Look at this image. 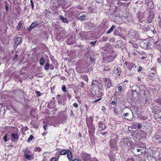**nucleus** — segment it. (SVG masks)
<instances>
[{"label":"nucleus","instance_id":"obj_1","mask_svg":"<svg viewBox=\"0 0 161 161\" xmlns=\"http://www.w3.org/2000/svg\"><path fill=\"white\" fill-rule=\"evenodd\" d=\"M23 156L25 158L29 160H31L34 158V153L28 147L23 150Z\"/></svg>","mask_w":161,"mask_h":161},{"label":"nucleus","instance_id":"obj_2","mask_svg":"<svg viewBox=\"0 0 161 161\" xmlns=\"http://www.w3.org/2000/svg\"><path fill=\"white\" fill-rule=\"evenodd\" d=\"M12 131L13 132L11 134V140L12 141L16 142L18 141L19 136L20 133L17 128L13 127Z\"/></svg>","mask_w":161,"mask_h":161},{"label":"nucleus","instance_id":"obj_3","mask_svg":"<svg viewBox=\"0 0 161 161\" xmlns=\"http://www.w3.org/2000/svg\"><path fill=\"white\" fill-rule=\"evenodd\" d=\"M130 138L129 137H127L121 139L119 144L122 146V148H129V144L130 145H131L133 143L132 141L130 140Z\"/></svg>","mask_w":161,"mask_h":161},{"label":"nucleus","instance_id":"obj_4","mask_svg":"<svg viewBox=\"0 0 161 161\" xmlns=\"http://www.w3.org/2000/svg\"><path fill=\"white\" fill-rule=\"evenodd\" d=\"M103 80L105 82V87L107 90L112 86L111 80L110 78H104Z\"/></svg>","mask_w":161,"mask_h":161},{"label":"nucleus","instance_id":"obj_5","mask_svg":"<svg viewBox=\"0 0 161 161\" xmlns=\"http://www.w3.org/2000/svg\"><path fill=\"white\" fill-rule=\"evenodd\" d=\"M113 52H112V53L110 55H107L106 56H104V55H103V60L104 62H111L115 58V57L113 56Z\"/></svg>","mask_w":161,"mask_h":161},{"label":"nucleus","instance_id":"obj_6","mask_svg":"<svg viewBox=\"0 0 161 161\" xmlns=\"http://www.w3.org/2000/svg\"><path fill=\"white\" fill-rule=\"evenodd\" d=\"M88 129V133L90 137H92L94 135L95 127L94 124L87 125Z\"/></svg>","mask_w":161,"mask_h":161},{"label":"nucleus","instance_id":"obj_7","mask_svg":"<svg viewBox=\"0 0 161 161\" xmlns=\"http://www.w3.org/2000/svg\"><path fill=\"white\" fill-rule=\"evenodd\" d=\"M152 140L153 142L157 144L161 143V137L158 135H154L153 137Z\"/></svg>","mask_w":161,"mask_h":161},{"label":"nucleus","instance_id":"obj_8","mask_svg":"<svg viewBox=\"0 0 161 161\" xmlns=\"http://www.w3.org/2000/svg\"><path fill=\"white\" fill-rule=\"evenodd\" d=\"M154 117L155 119L158 121L161 120V111L157 110L156 111L154 114Z\"/></svg>","mask_w":161,"mask_h":161},{"label":"nucleus","instance_id":"obj_9","mask_svg":"<svg viewBox=\"0 0 161 161\" xmlns=\"http://www.w3.org/2000/svg\"><path fill=\"white\" fill-rule=\"evenodd\" d=\"M98 127L99 130L100 131L103 130L107 127L104 122L101 121L98 122Z\"/></svg>","mask_w":161,"mask_h":161},{"label":"nucleus","instance_id":"obj_10","mask_svg":"<svg viewBox=\"0 0 161 161\" xmlns=\"http://www.w3.org/2000/svg\"><path fill=\"white\" fill-rule=\"evenodd\" d=\"M155 16V15L153 12H150L149 13V16L146 19V22L147 23H150L152 22L153 19Z\"/></svg>","mask_w":161,"mask_h":161},{"label":"nucleus","instance_id":"obj_11","mask_svg":"<svg viewBox=\"0 0 161 161\" xmlns=\"http://www.w3.org/2000/svg\"><path fill=\"white\" fill-rule=\"evenodd\" d=\"M125 64L127 68L130 70H131L135 66V64L129 62L125 61Z\"/></svg>","mask_w":161,"mask_h":161},{"label":"nucleus","instance_id":"obj_12","mask_svg":"<svg viewBox=\"0 0 161 161\" xmlns=\"http://www.w3.org/2000/svg\"><path fill=\"white\" fill-rule=\"evenodd\" d=\"M99 84H101L99 81L98 80L96 79L92 80V82L91 86L92 88H98L99 85Z\"/></svg>","mask_w":161,"mask_h":161},{"label":"nucleus","instance_id":"obj_13","mask_svg":"<svg viewBox=\"0 0 161 161\" xmlns=\"http://www.w3.org/2000/svg\"><path fill=\"white\" fill-rule=\"evenodd\" d=\"M93 117L92 116L86 118V122L87 126L93 124Z\"/></svg>","mask_w":161,"mask_h":161},{"label":"nucleus","instance_id":"obj_14","mask_svg":"<svg viewBox=\"0 0 161 161\" xmlns=\"http://www.w3.org/2000/svg\"><path fill=\"white\" fill-rule=\"evenodd\" d=\"M145 4L149 8H151L154 7L152 0H145Z\"/></svg>","mask_w":161,"mask_h":161},{"label":"nucleus","instance_id":"obj_15","mask_svg":"<svg viewBox=\"0 0 161 161\" xmlns=\"http://www.w3.org/2000/svg\"><path fill=\"white\" fill-rule=\"evenodd\" d=\"M91 159L90 155L86 153H84L82 156V159L84 161H89Z\"/></svg>","mask_w":161,"mask_h":161},{"label":"nucleus","instance_id":"obj_16","mask_svg":"<svg viewBox=\"0 0 161 161\" xmlns=\"http://www.w3.org/2000/svg\"><path fill=\"white\" fill-rule=\"evenodd\" d=\"M95 94H93L94 97L96 96L97 98H102V97L103 95V92H101L100 91L98 90V91L96 92H95Z\"/></svg>","mask_w":161,"mask_h":161},{"label":"nucleus","instance_id":"obj_17","mask_svg":"<svg viewBox=\"0 0 161 161\" xmlns=\"http://www.w3.org/2000/svg\"><path fill=\"white\" fill-rule=\"evenodd\" d=\"M69 151V149H63L60 152L59 155H65L67 154Z\"/></svg>","mask_w":161,"mask_h":161},{"label":"nucleus","instance_id":"obj_18","mask_svg":"<svg viewBox=\"0 0 161 161\" xmlns=\"http://www.w3.org/2000/svg\"><path fill=\"white\" fill-rule=\"evenodd\" d=\"M122 71L120 67L117 68L114 70V73L117 75L119 76Z\"/></svg>","mask_w":161,"mask_h":161},{"label":"nucleus","instance_id":"obj_19","mask_svg":"<svg viewBox=\"0 0 161 161\" xmlns=\"http://www.w3.org/2000/svg\"><path fill=\"white\" fill-rule=\"evenodd\" d=\"M52 66L53 67V68H52L50 69L52 70L54 69V67L53 65L52 64L50 65L48 63H47L45 64L44 67V69L45 70H48L50 69V67H51Z\"/></svg>","mask_w":161,"mask_h":161},{"label":"nucleus","instance_id":"obj_20","mask_svg":"<svg viewBox=\"0 0 161 161\" xmlns=\"http://www.w3.org/2000/svg\"><path fill=\"white\" fill-rule=\"evenodd\" d=\"M67 154L68 159L70 161H71L73 159V155L71 151L69 150Z\"/></svg>","mask_w":161,"mask_h":161},{"label":"nucleus","instance_id":"obj_21","mask_svg":"<svg viewBox=\"0 0 161 161\" xmlns=\"http://www.w3.org/2000/svg\"><path fill=\"white\" fill-rule=\"evenodd\" d=\"M22 42V38L21 37H18L16 38L15 43L17 44V45L20 44Z\"/></svg>","mask_w":161,"mask_h":161},{"label":"nucleus","instance_id":"obj_22","mask_svg":"<svg viewBox=\"0 0 161 161\" xmlns=\"http://www.w3.org/2000/svg\"><path fill=\"white\" fill-rule=\"evenodd\" d=\"M81 77L82 80H84L86 82L88 81V78L87 75H83L81 76Z\"/></svg>","mask_w":161,"mask_h":161},{"label":"nucleus","instance_id":"obj_23","mask_svg":"<svg viewBox=\"0 0 161 161\" xmlns=\"http://www.w3.org/2000/svg\"><path fill=\"white\" fill-rule=\"evenodd\" d=\"M59 19L62 20L63 22L64 23L68 22V21L66 18L64 17L62 15L59 16Z\"/></svg>","mask_w":161,"mask_h":161},{"label":"nucleus","instance_id":"obj_24","mask_svg":"<svg viewBox=\"0 0 161 161\" xmlns=\"http://www.w3.org/2000/svg\"><path fill=\"white\" fill-rule=\"evenodd\" d=\"M132 126H134L135 127H137V128L139 129L142 128V125H141L138 123H135V122L133 123Z\"/></svg>","mask_w":161,"mask_h":161},{"label":"nucleus","instance_id":"obj_25","mask_svg":"<svg viewBox=\"0 0 161 161\" xmlns=\"http://www.w3.org/2000/svg\"><path fill=\"white\" fill-rule=\"evenodd\" d=\"M22 24H23V22H22V20H20V21L19 22L17 26L16 27V28L17 30L18 31L20 29V28L22 26Z\"/></svg>","mask_w":161,"mask_h":161},{"label":"nucleus","instance_id":"obj_26","mask_svg":"<svg viewBox=\"0 0 161 161\" xmlns=\"http://www.w3.org/2000/svg\"><path fill=\"white\" fill-rule=\"evenodd\" d=\"M129 114L128 113H127L125 114H124V116H125L126 117H128V118L125 117H124V119H126L127 120H131V118L129 117Z\"/></svg>","mask_w":161,"mask_h":161},{"label":"nucleus","instance_id":"obj_27","mask_svg":"<svg viewBox=\"0 0 161 161\" xmlns=\"http://www.w3.org/2000/svg\"><path fill=\"white\" fill-rule=\"evenodd\" d=\"M45 60L43 57H41L39 61V64L43 66L45 63Z\"/></svg>","mask_w":161,"mask_h":161},{"label":"nucleus","instance_id":"obj_28","mask_svg":"<svg viewBox=\"0 0 161 161\" xmlns=\"http://www.w3.org/2000/svg\"><path fill=\"white\" fill-rule=\"evenodd\" d=\"M115 27V25H113L111 27V28L109 29V30L107 31V33L108 34H109L111 33L113 31Z\"/></svg>","mask_w":161,"mask_h":161},{"label":"nucleus","instance_id":"obj_29","mask_svg":"<svg viewBox=\"0 0 161 161\" xmlns=\"http://www.w3.org/2000/svg\"><path fill=\"white\" fill-rule=\"evenodd\" d=\"M35 27V26L34 25V24L32 23L29 26L28 28V30L29 31H30L31 30L34 29Z\"/></svg>","mask_w":161,"mask_h":161},{"label":"nucleus","instance_id":"obj_30","mask_svg":"<svg viewBox=\"0 0 161 161\" xmlns=\"http://www.w3.org/2000/svg\"><path fill=\"white\" fill-rule=\"evenodd\" d=\"M155 47L158 50H161V45L159 44H158V42H156L155 45Z\"/></svg>","mask_w":161,"mask_h":161},{"label":"nucleus","instance_id":"obj_31","mask_svg":"<svg viewBox=\"0 0 161 161\" xmlns=\"http://www.w3.org/2000/svg\"><path fill=\"white\" fill-rule=\"evenodd\" d=\"M34 136H33V135H31L28 138V140H27V142L28 143H30V142L32 141L34 139Z\"/></svg>","mask_w":161,"mask_h":161},{"label":"nucleus","instance_id":"obj_32","mask_svg":"<svg viewBox=\"0 0 161 161\" xmlns=\"http://www.w3.org/2000/svg\"><path fill=\"white\" fill-rule=\"evenodd\" d=\"M59 158V155L58 156L57 158L55 157H53L51 159L50 161H58Z\"/></svg>","mask_w":161,"mask_h":161},{"label":"nucleus","instance_id":"obj_33","mask_svg":"<svg viewBox=\"0 0 161 161\" xmlns=\"http://www.w3.org/2000/svg\"><path fill=\"white\" fill-rule=\"evenodd\" d=\"M155 102L159 105H161V99L159 98H157L155 100Z\"/></svg>","mask_w":161,"mask_h":161},{"label":"nucleus","instance_id":"obj_34","mask_svg":"<svg viewBox=\"0 0 161 161\" xmlns=\"http://www.w3.org/2000/svg\"><path fill=\"white\" fill-rule=\"evenodd\" d=\"M155 75V73H151L150 75L148 76V78L149 79H151Z\"/></svg>","mask_w":161,"mask_h":161},{"label":"nucleus","instance_id":"obj_35","mask_svg":"<svg viewBox=\"0 0 161 161\" xmlns=\"http://www.w3.org/2000/svg\"><path fill=\"white\" fill-rule=\"evenodd\" d=\"M34 151L35 152H40L41 151L42 149L41 148L39 147H36L35 148Z\"/></svg>","mask_w":161,"mask_h":161},{"label":"nucleus","instance_id":"obj_36","mask_svg":"<svg viewBox=\"0 0 161 161\" xmlns=\"http://www.w3.org/2000/svg\"><path fill=\"white\" fill-rule=\"evenodd\" d=\"M7 136L8 134H5L4 135L3 137V140L5 142H6L8 140H7Z\"/></svg>","mask_w":161,"mask_h":161},{"label":"nucleus","instance_id":"obj_37","mask_svg":"<svg viewBox=\"0 0 161 161\" xmlns=\"http://www.w3.org/2000/svg\"><path fill=\"white\" fill-rule=\"evenodd\" d=\"M114 34L115 35L117 36L120 35V33L118 30L116 29L114 31Z\"/></svg>","mask_w":161,"mask_h":161},{"label":"nucleus","instance_id":"obj_38","mask_svg":"<svg viewBox=\"0 0 161 161\" xmlns=\"http://www.w3.org/2000/svg\"><path fill=\"white\" fill-rule=\"evenodd\" d=\"M110 69V68L108 66H106L103 69V70L104 71H108Z\"/></svg>","mask_w":161,"mask_h":161},{"label":"nucleus","instance_id":"obj_39","mask_svg":"<svg viewBox=\"0 0 161 161\" xmlns=\"http://www.w3.org/2000/svg\"><path fill=\"white\" fill-rule=\"evenodd\" d=\"M86 18V16L85 15H82L80 16L79 18V19L80 20H83L85 19Z\"/></svg>","mask_w":161,"mask_h":161},{"label":"nucleus","instance_id":"obj_40","mask_svg":"<svg viewBox=\"0 0 161 161\" xmlns=\"http://www.w3.org/2000/svg\"><path fill=\"white\" fill-rule=\"evenodd\" d=\"M100 85H101V86H98V90H99V91H103V86L101 84H100Z\"/></svg>","mask_w":161,"mask_h":161},{"label":"nucleus","instance_id":"obj_41","mask_svg":"<svg viewBox=\"0 0 161 161\" xmlns=\"http://www.w3.org/2000/svg\"><path fill=\"white\" fill-rule=\"evenodd\" d=\"M35 93L37 97H39L41 95V93L40 92L38 91H35Z\"/></svg>","mask_w":161,"mask_h":161},{"label":"nucleus","instance_id":"obj_42","mask_svg":"<svg viewBox=\"0 0 161 161\" xmlns=\"http://www.w3.org/2000/svg\"><path fill=\"white\" fill-rule=\"evenodd\" d=\"M62 90L64 92H66V87L65 85H63L62 88Z\"/></svg>","mask_w":161,"mask_h":161},{"label":"nucleus","instance_id":"obj_43","mask_svg":"<svg viewBox=\"0 0 161 161\" xmlns=\"http://www.w3.org/2000/svg\"><path fill=\"white\" fill-rule=\"evenodd\" d=\"M30 2L31 6V8L32 9H33L34 8V4L33 0H31Z\"/></svg>","mask_w":161,"mask_h":161},{"label":"nucleus","instance_id":"obj_44","mask_svg":"<svg viewBox=\"0 0 161 161\" xmlns=\"http://www.w3.org/2000/svg\"><path fill=\"white\" fill-rule=\"evenodd\" d=\"M97 40L94 41H92L90 43V44L92 46H93L96 43Z\"/></svg>","mask_w":161,"mask_h":161},{"label":"nucleus","instance_id":"obj_45","mask_svg":"<svg viewBox=\"0 0 161 161\" xmlns=\"http://www.w3.org/2000/svg\"><path fill=\"white\" fill-rule=\"evenodd\" d=\"M117 102L116 100H113L111 103V104L112 105H115Z\"/></svg>","mask_w":161,"mask_h":161},{"label":"nucleus","instance_id":"obj_46","mask_svg":"<svg viewBox=\"0 0 161 161\" xmlns=\"http://www.w3.org/2000/svg\"><path fill=\"white\" fill-rule=\"evenodd\" d=\"M80 86L81 88H83L85 86V84L83 81L81 82L80 83Z\"/></svg>","mask_w":161,"mask_h":161},{"label":"nucleus","instance_id":"obj_47","mask_svg":"<svg viewBox=\"0 0 161 161\" xmlns=\"http://www.w3.org/2000/svg\"><path fill=\"white\" fill-rule=\"evenodd\" d=\"M76 8L80 10H83V8L80 5L77 6Z\"/></svg>","mask_w":161,"mask_h":161},{"label":"nucleus","instance_id":"obj_48","mask_svg":"<svg viewBox=\"0 0 161 161\" xmlns=\"http://www.w3.org/2000/svg\"><path fill=\"white\" fill-rule=\"evenodd\" d=\"M108 131H105V132H101V134L103 136H104V135H107L108 134Z\"/></svg>","mask_w":161,"mask_h":161},{"label":"nucleus","instance_id":"obj_49","mask_svg":"<svg viewBox=\"0 0 161 161\" xmlns=\"http://www.w3.org/2000/svg\"><path fill=\"white\" fill-rule=\"evenodd\" d=\"M33 23L34 24V25L36 27L37 25H39L40 24L38 23V22L36 21H35Z\"/></svg>","mask_w":161,"mask_h":161},{"label":"nucleus","instance_id":"obj_50","mask_svg":"<svg viewBox=\"0 0 161 161\" xmlns=\"http://www.w3.org/2000/svg\"><path fill=\"white\" fill-rule=\"evenodd\" d=\"M73 106L75 108H77L78 107V104L76 103H74L73 104Z\"/></svg>","mask_w":161,"mask_h":161},{"label":"nucleus","instance_id":"obj_51","mask_svg":"<svg viewBox=\"0 0 161 161\" xmlns=\"http://www.w3.org/2000/svg\"><path fill=\"white\" fill-rule=\"evenodd\" d=\"M89 59L91 62H92L93 61H94V58H92V57H89Z\"/></svg>","mask_w":161,"mask_h":161},{"label":"nucleus","instance_id":"obj_52","mask_svg":"<svg viewBox=\"0 0 161 161\" xmlns=\"http://www.w3.org/2000/svg\"><path fill=\"white\" fill-rule=\"evenodd\" d=\"M102 110L103 112H105L106 110V107H104V106H103L102 108Z\"/></svg>","mask_w":161,"mask_h":161},{"label":"nucleus","instance_id":"obj_53","mask_svg":"<svg viewBox=\"0 0 161 161\" xmlns=\"http://www.w3.org/2000/svg\"><path fill=\"white\" fill-rule=\"evenodd\" d=\"M85 107L86 111H87L88 110V107L87 104H85Z\"/></svg>","mask_w":161,"mask_h":161},{"label":"nucleus","instance_id":"obj_54","mask_svg":"<svg viewBox=\"0 0 161 161\" xmlns=\"http://www.w3.org/2000/svg\"><path fill=\"white\" fill-rule=\"evenodd\" d=\"M122 88V87L121 86H119L118 87V90L119 91H121V89Z\"/></svg>","mask_w":161,"mask_h":161},{"label":"nucleus","instance_id":"obj_55","mask_svg":"<svg viewBox=\"0 0 161 161\" xmlns=\"http://www.w3.org/2000/svg\"><path fill=\"white\" fill-rule=\"evenodd\" d=\"M142 67L141 66H139L138 69V71L140 72L142 70Z\"/></svg>","mask_w":161,"mask_h":161},{"label":"nucleus","instance_id":"obj_56","mask_svg":"<svg viewBox=\"0 0 161 161\" xmlns=\"http://www.w3.org/2000/svg\"><path fill=\"white\" fill-rule=\"evenodd\" d=\"M5 8L6 11H8V6L6 5L5 7Z\"/></svg>","mask_w":161,"mask_h":161},{"label":"nucleus","instance_id":"obj_57","mask_svg":"<svg viewBox=\"0 0 161 161\" xmlns=\"http://www.w3.org/2000/svg\"><path fill=\"white\" fill-rule=\"evenodd\" d=\"M17 56H18V55H17V54H15L14 55V58L13 59V60H15L17 58Z\"/></svg>","mask_w":161,"mask_h":161},{"label":"nucleus","instance_id":"obj_58","mask_svg":"<svg viewBox=\"0 0 161 161\" xmlns=\"http://www.w3.org/2000/svg\"><path fill=\"white\" fill-rule=\"evenodd\" d=\"M101 99H102V98H99L98 99L95 100L93 102H97L98 101L101 100Z\"/></svg>","mask_w":161,"mask_h":161},{"label":"nucleus","instance_id":"obj_59","mask_svg":"<svg viewBox=\"0 0 161 161\" xmlns=\"http://www.w3.org/2000/svg\"><path fill=\"white\" fill-rule=\"evenodd\" d=\"M151 70L152 71L154 70L155 71L156 70V68L155 67H153L151 68Z\"/></svg>","mask_w":161,"mask_h":161},{"label":"nucleus","instance_id":"obj_60","mask_svg":"<svg viewBox=\"0 0 161 161\" xmlns=\"http://www.w3.org/2000/svg\"><path fill=\"white\" fill-rule=\"evenodd\" d=\"M47 125H44L43 126V128L45 130H47Z\"/></svg>","mask_w":161,"mask_h":161},{"label":"nucleus","instance_id":"obj_61","mask_svg":"<svg viewBox=\"0 0 161 161\" xmlns=\"http://www.w3.org/2000/svg\"><path fill=\"white\" fill-rule=\"evenodd\" d=\"M71 161H80L78 159H75L73 160H72Z\"/></svg>","mask_w":161,"mask_h":161},{"label":"nucleus","instance_id":"obj_62","mask_svg":"<svg viewBox=\"0 0 161 161\" xmlns=\"http://www.w3.org/2000/svg\"><path fill=\"white\" fill-rule=\"evenodd\" d=\"M132 54L134 55H137V53H135V52H133L132 53Z\"/></svg>","mask_w":161,"mask_h":161},{"label":"nucleus","instance_id":"obj_63","mask_svg":"<svg viewBox=\"0 0 161 161\" xmlns=\"http://www.w3.org/2000/svg\"><path fill=\"white\" fill-rule=\"evenodd\" d=\"M61 97V96L60 94H58L56 96L57 98H58V97Z\"/></svg>","mask_w":161,"mask_h":161},{"label":"nucleus","instance_id":"obj_64","mask_svg":"<svg viewBox=\"0 0 161 161\" xmlns=\"http://www.w3.org/2000/svg\"><path fill=\"white\" fill-rule=\"evenodd\" d=\"M158 63H160L161 62V60L160 58H158Z\"/></svg>","mask_w":161,"mask_h":161}]
</instances>
